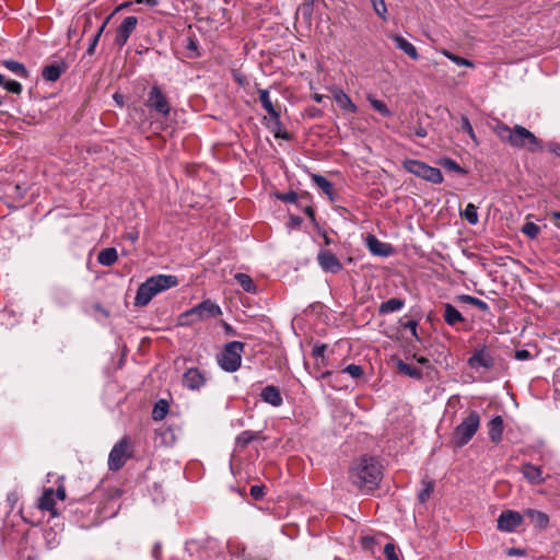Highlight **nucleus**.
I'll return each mask as SVG.
<instances>
[{
    "mask_svg": "<svg viewBox=\"0 0 560 560\" xmlns=\"http://www.w3.org/2000/svg\"><path fill=\"white\" fill-rule=\"evenodd\" d=\"M415 359L417 360L418 363L422 364V365H425L429 363V359H427L425 357H417L415 355Z\"/></svg>",
    "mask_w": 560,
    "mask_h": 560,
    "instance_id": "obj_63",
    "label": "nucleus"
},
{
    "mask_svg": "<svg viewBox=\"0 0 560 560\" xmlns=\"http://www.w3.org/2000/svg\"><path fill=\"white\" fill-rule=\"evenodd\" d=\"M457 300L462 303L474 305L485 313L489 312V305L485 301L469 294H460L457 296Z\"/></svg>",
    "mask_w": 560,
    "mask_h": 560,
    "instance_id": "obj_35",
    "label": "nucleus"
},
{
    "mask_svg": "<svg viewBox=\"0 0 560 560\" xmlns=\"http://www.w3.org/2000/svg\"><path fill=\"white\" fill-rule=\"evenodd\" d=\"M0 63L19 78L27 79L30 77V71L22 62L13 59H3L0 61Z\"/></svg>",
    "mask_w": 560,
    "mask_h": 560,
    "instance_id": "obj_27",
    "label": "nucleus"
},
{
    "mask_svg": "<svg viewBox=\"0 0 560 560\" xmlns=\"http://www.w3.org/2000/svg\"><path fill=\"white\" fill-rule=\"evenodd\" d=\"M423 488L418 493V500L420 503H425L434 491L435 482L430 478L422 479Z\"/></svg>",
    "mask_w": 560,
    "mask_h": 560,
    "instance_id": "obj_34",
    "label": "nucleus"
},
{
    "mask_svg": "<svg viewBox=\"0 0 560 560\" xmlns=\"http://www.w3.org/2000/svg\"><path fill=\"white\" fill-rule=\"evenodd\" d=\"M551 219L560 221V211H553L550 213Z\"/></svg>",
    "mask_w": 560,
    "mask_h": 560,
    "instance_id": "obj_64",
    "label": "nucleus"
},
{
    "mask_svg": "<svg viewBox=\"0 0 560 560\" xmlns=\"http://www.w3.org/2000/svg\"><path fill=\"white\" fill-rule=\"evenodd\" d=\"M408 129L410 131L409 136H416L419 138H424L428 136L427 129L423 126H421L420 124L417 126H413V127L408 126Z\"/></svg>",
    "mask_w": 560,
    "mask_h": 560,
    "instance_id": "obj_50",
    "label": "nucleus"
},
{
    "mask_svg": "<svg viewBox=\"0 0 560 560\" xmlns=\"http://www.w3.org/2000/svg\"><path fill=\"white\" fill-rule=\"evenodd\" d=\"M390 38L395 43L396 48L404 51L412 60L419 59V54L417 51V48L415 47L413 44H411L405 37H402L401 35H392Z\"/></svg>",
    "mask_w": 560,
    "mask_h": 560,
    "instance_id": "obj_21",
    "label": "nucleus"
},
{
    "mask_svg": "<svg viewBox=\"0 0 560 560\" xmlns=\"http://www.w3.org/2000/svg\"><path fill=\"white\" fill-rule=\"evenodd\" d=\"M374 12L383 20L387 21V8L384 0H371Z\"/></svg>",
    "mask_w": 560,
    "mask_h": 560,
    "instance_id": "obj_46",
    "label": "nucleus"
},
{
    "mask_svg": "<svg viewBox=\"0 0 560 560\" xmlns=\"http://www.w3.org/2000/svg\"><path fill=\"white\" fill-rule=\"evenodd\" d=\"M259 438H260V432H255V431H250V430L243 431L237 435V438L235 440L236 447L238 450L243 451L244 448L247 447V445L250 442L258 440Z\"/></svg>",
    "mask_w": 560,
    "mask_h": 560,
    "instance_id": "obj_31",
    "label": "nucleus"
},
{
    "mask_svg": "<svg viewBox=\"0 0 560 560\" xmlns=\"http://www.w3.org/2000/svg\"><path fill=\"white\" fill-rule=\"evenodd\" d=\"M66 70L67 67L62 61L59 63H51L43 68L42 75L44 80L48 82H56L61 77V74L66 72Z\"/></svg>",
    "mask_w": 560,
    "mask_h": 560,
    "instance_id": "obj_22",
    "label": "nucleus"
},
{
    "mask_svg": "<svg viewBox=\"0 0 560 560\" xmlns=\"http://www.w3.org/2000/svg\"><path fill=\"white\" fill-rule=\"evenodd\" d=\"M312 180L317 185L318 188L329 198L330 201L336 200V191L332 184L324 176L319 174H313Z\"/></svg>",
    "mask_w": 560,
    "mask_h": 560,
    "instance_id": "obj_28",
    "label": "nucleus"
},
{
    "mask_svg": "<svg viewBox=\"0 0 560 560\" xmlns=\"http://www.w3.org/2000/svg\"><path fill=\"white\" fill-rule=\"evenodd\" d=\"M404 165L409 173L432 184H441L443 182V175L441 171L436 167L425 164L424 162L418 160H407Z\"/></svg>",
    "mask_w": 560,
    "mask_h": 560,
    "instance_id": "obj_7",
    "label": "nucleus"
},
{
    "mask_svg": "<svg viewBox=\"0 0 560 560\" xmlns=\"http://www.w3.org/2000/svg\"><path fill=\"white\" fill-rule=\"evenodd\" d=\"M55 491L52 488H47L44 490L43 494L38 499L37 506L42 511H48L50 512L52 517H56L58 515V512L55 508Z\"/></svg>",
    "mask_w": 560,
    "mask_h": 560,
    "instance_id": "obj_16",
    "label": "nucleus"
},
{
    "mask_svg": "<svg viewBox=\"0 0 560 560\" xmlns=\"http://www.w3.org/2000/svg\"><path fill=\"white\" fill-rule=\"evenodd\" d=\"M504 423L501 416L493 417L488 423V434L492 443L499 444L502 441Z\"/></svg>",
    "mask_w": 560,
    "mask_h": 560,
    "instance_id": "obj_19",
    "label": "nucleus"
},
{
    "mask_svg": "<svg viewBox=\"0 0 560 560\" xmlns=\"http://www.w3.org/2000/svg\"><path fill=\"white\" fill-rule=\"evenodd\" d=\"M467 364L472 370H492L497 364V357L494 350L483 343L474 348L472 354L468 358Z\"/></svg>",
    "mask_w": 560,
    "mask_h": 560,
    "instance_id": "obj_6",
    "label": "nucleus"
},
{
    "mask_svg": "<svg viewBox=\"0 0 560 560\" xmlns=\"http://www.w3.org/2000/svg\"><path fill=\"white\" fill-rule=\"evenodd\" d=\"M343 373L349 374L353 378H359L363 375V369L361 365L349 364L343 370Z\"/></svg>",
    "mask_w": 560,
    "mask_h": 560,
    "instance_id": "obj_47",
    "label": "nucleus"
},
{
    "mask_svg": "<svg viewBox=\"0 0 560 560\" xmlns=\"http://www.w3.org/2000/svg\"><path fill=\"white\" fill-rule=\"evenodd\" d=\"M439 164L444 167L446 171L455 172L462 175L467 174V171L462 167L455 160L451 158H442L439 161Z\"/></svg>",
    "mask_w": 560,
    "mask_h": 560,
    "instance_id": "obj_38",
    "label": "nucleus"
},
{
    "mask_svg": "<svg viewBox=\"0 0 560 560\" xmlns=\"http://www.w3.org/2000/svg\"><path fill=\"white\" fill-rule=\"evenodd\" d=\"M522 522L523 515L520 512L506 510L499 515L497 527L501 532L512 533L521 526Z\"/></svg>",
    "mask_w": 560,
    "mask_h": 560,
    "instance_id": "obj_12",
    "label": "nucleus"
},
{
    "mask_svg": "<svg viewBox=\"0 0 560 560\" xmlns=\"http://www.w3.org/2000/svg\"><path fill=\"white\" fill-rule=\"evenodd\" d=\"M258 94H259V101L261 103V106L270 115V117L275 120L276 125L279 126L280 125V112H278L275 108V106L270 100V96H269V91L268 90H259Z\"/></svg>",
    "mask_w": 560,
    "mask_h": 560,
    "instance_id": "obj_23",
    "label": "nucleus"
},
{
    "mask_svg": "<svg viewBox=\"0 0 560 560\" xmlns=\"http://www.w3.org/2000/svg\"><path fill=\"white\" fill-rule=\"evenodd\" d=\"M334 98L341 109L349 113H355L358 110L355 104L341 89L334 90Z\"/></svg>",
    "mask_w": 560,
    "mask_h": 560,
    "instance_id": "obj_26",
    "label": "nucleus"
},
{
    "mask_svg": "<svg viewBox=\"0 0 560 560\" xmlns=\"http://www.w3.org/2000/svg\"><path fill=\"white\" fill-rule=\"evenodd\" d=\"M260 397L262 401L271 405L272 407H280L283 402L280 389L275 385H268L262 388Z\"/></svg>",
    "mask_w": 560,
    "mask_h": 560,
    "instance_id": "obj_20",
    "label": "nucleus"
},
{
    "mask_svg": "<svg viewBox=\"0 0 560 560\" xmlns=\"http://www.w3.org/2000/svg\"><path fill=\"white\" fill-rule=\"evenodd\" d=\"M118 259V254L116 248L107 247L102 249L97 255V261L105 267H109L114 265Z\"/></svg>",
    "mask_w": 560,
    "mask_h": 560,
    "instance_id": "obj_30",
    "label": "nucleus"
},
{
    "mask_svg": "<svg viewBox=\"0 0 560 560\" xmlns=\"http://www.w3.org/2000/svg\"><path fill=\"white\" fill-rule=\"evenodd\" d=\"M443 318H444L445 323L450 326H455L459 323L465 322V318L462 315V313L451 303L444 304Z\"/></svg>",
    "mask_w": 560,
    "mask_h": 560,
    "instance_id": "obj_25",
    "label": "nucleus"
},
{
    "mask_svg": "<svg viewBox=\"0 0 560 560\" xmlns=\"http://www.w3.org/2000/svg\"><path fill=\"white\" fill-rule=\"evenodd\" d=\"M234 278L245 292L256 293L257 287L248 275L238 272Z\"/></svg>",
    "mask_w": 560,
    "mask_h": 560,
    "instance_id": "obj_33",
    "label": "nucleus"
},
{
    "mask_svg": "<svg viewBox=\"0 0 560 560\" xmlns=\"http://www.w3.org/2000/svg\"><path fill=\"white\" fill-rule=\"evenodd\" d=\"M150 285L153 288L156 294L176 287L178 284V278L173 275H156L147 279Z\"/></svg>",
    "mask_w": 560,
    "mask_h": 560,
    "instance_id": "obj_14",
    "label": "nucleus"
},
{
    "mask_svg": "<svg viewBox=\"0 0 560 560\" xmlns=\"http://www.w3.org/2000/svg\"><path fill=\"white\" fill-rule=\"evenodd\" d=\"M522 232L530 240H535L538 237L540 228L534 222H526L522 226Z\"/></svg>",
    "mask_w": 560,
    "mask_h": 560,
    "instance_id": "obj_44",
    "label": "nucleus"
},
{
    "mask_svg": "<svg viewBox=\"0 0 560 560\" xmlns=\"http://www.w3.org/2000/svg\"><path fill=\"white\" fill-rule=\"evenodd\" d=\"M396 368L398 370L399 373L404 374V375H407L411 378H415V380H421L423 374H422V371L410 365V364H407L405 363L402 360L400 359H397L396 360Z\"/></svg>",
    "mask_w": 560,
    "mask_h": 560,
    "instance_id": "obj_32",
    "label": "nucleus"
},
{
    "mask_svg": "<svg viewBox=\"0 0 560 560\" xmlns=\"http://www.w3.org/2000/svg\"><path fill=\"white\" fill-rule=\"evenodd\" d=\"M369 250L380 257H388L393 254V247L390 244L380 241L375 235L369 234L365 238Z\"/></svg>",
    "mask_w": 560,
    "mask_h": 560,
    "instance_id": "obj_15",
    "label": "nucleus"
},
{
    "mask_svg": "<svg viewBox=\"0 0 560 560\" xmlns=\"http://www.w3.org/2000/svg\"><path fill=\"white\" fill-rule=\"evenodd\" d=\"M152 557L155 560H162V545L161 542H155L152 549Z\"/></svg>",
    "mask_w": 560,
    "mask_h": 560,
    "instance_id": "obj_56",
    "label": "nucleus"
},
{
    "mask_svg": "<svg viewBox=\"0 0 560 560\" xmlns=\"http://www.w3.org/2000/svg\"><path fill=\"white\" fill-rule=\"evenodd\" d=\"M55 497H57L59 500L66 499V489L63 486H59L55 491Z\"/></svg>",
    "mask_w": 560,
    "mask_h": 560,
    "instance_id": "obj_60",
    "label": "nucleus"
},
{
    "mask_svg": "<svg viewBox=\"0 0 560 560\" xmlns=\"http://www.w3.org/2000/svg\"><path fill=\"white\" fill-rule=\"evenodd\" d=\"M300 208L311 219V221L315 223V211H314V208L311 205H305V206L302 205V207H300Z\"/></svg>",
    "mask_w": 560,
    "mask_h": 560,
    "instance_id": "obj_55",
    "label": "nucleus"
},
{
    "mask_svg": "<svg viewBox=\"0 0 560 560\" xmlns=\"http://www.w3.org/2000/svg\"><path fill=\"white\" fill-rule=\"evenodd\" d=\"M402 328L405 329H409L411 335L418 340L420 341V337L418 336V332H417V327H418V322L415 320V319H409L407 320L406 323H402L401 324Z\"/></svg>",
    "mask_w": 560,
    "mask_h": 560,
    "instance_id": "obj_48",
    "label": "nucleus"
},
{
    "mask_svg": "<svg viewBox=\"0 0 560 560\" xmlns=\"http://www.w3.org/2000/svg\"><path fill=\"white\" fill-rule=\"evenodd\" d=\"M100 37L94 35L91 39L90 46L86 49V55L92 56L95 52V48L98 44Z\"/></svg>",
    "mask_w": 560,
    "mask_h": 560,
    "instance_id": "obj_57",
    "label": "nucleus"
},
{
    "mask_svg": "<svg viewBox=\"0 0 560 560\" xmlns=\"http://www.w3.org/2000/svg\"><path fill=\"white\" fill-rule=\"evenodd\" d=\"M138 18L130 15L125 18L116 28L114 45L121 49L128 42L131 34L136 31Z\"/></svg>",
    "mask_w": 560,
    "mask_h": 560,
    "instance_id": "obj_10",
    "label": "nucleus"
},
{
    "mask_svg": "<svg viewBox=\"0 0 560 560\" xmlns=\"http://www.w3.org/2000/svg\"><path fill=\"white\" fill-rule=\"evenodd\" d=\"M493 132L503 143L515 149H525L532 153L544 149L542 141L521 125L509 127L503 121L498 120L493 126Z\"/></svg>",
    "mask_w": 560,
    "mask_h": 560,
    "instance_id": "obj_2",
    "label": "nucleus"
},
{
    "mask_svg": "<svg viewBox=\"0 0 560 560\" xmlns=\"http://www.w3.org/2000/svg\"><path fill=\"white\" fill-rule=\"evenodd\" d=\"M547 150L557 156H560V143L558 142H548L547 143Z\"/></svg>",
    "mask_w": 560,
    "mask_h": 560,
    "instance_id": "obj_58",
    "label": "nucleus"
},
{
    "mask_svg": "<svg viewBox=\"0 0 560 560\" xmlns=\"http://www.w3.org/2000/svg\"><path fill=\"white\" fill-rule=\"evenodd\" d=\"M0 86H3L8 92L13 93V94H21L22 90H23L20 82L15 81V80H10L1 73H0Z\"/></svg>",
    "mask_w": 560,
    "mask_h": 560,
    "instance_id": "obj_37",
    "label": "nucleus"
},
{
    "mask_svg": "<svg viewBox=\"0 0 560 560\" xmlns=\"http://www.w3.org/2000/svg\"><path fill=\"white\" fill-rule=\"evenodd\" d=\"M368 101L370 102L371 106L384 117H389L392 115V112L383 101L373 96H369Z\"/></svg>",
    "mask_w": 560,
    "mask_h": 560,
    "instance_id": "obj_42",
    "label": "nucleus"
},
{
    "mask_svg": "<svg viewBox=\"0 0 560 560\" xmlns=\"http://www.w3.org/2000/svg\"><path fill=\"white\" fill-rule=\"evenodd\" d=\"M277 198L283 202L296 203L299 207H302V200L307 199L308 195L303 194L299 196L295 191L291 190L288 192L278 194Z\"/></svg>",
    "mask_w": 560,
    "mask_h": 560,
    "instance_id": "obj_36",
    "label": "nucleus"
},
{
    "mask_svg": "<svg viewBox=\"0 0 560 560\" xmlns=\"http://www.w3.org/2000/svg\"><path fill=\"white\" fill-rule=\"evenodd\" d=\"M405 306V300L399 298H392L378 306V314L386 315L389 313L398 312Z\"/></svg>",
    "mask_w": 560,
    "mask_h": 560,
    "instance_id": "obj_29",
    "label": "nucleus"
},
{
    "mask_svg": "<svg viewBox=\"0 0 560 560\" xmlns=\"http://www.w3.org/2000/svg\"><path fill=\"white\" fill-rule=\"evenodd\" d=\"M479 427L480 416L477 411L471 410L454 430L453 442L455 446H465L474 438Z\"/></svg>",
    "mask_w": 560,
    "mask_h": 560,
    "instance_id": "obj_5",
    "label": "nucleus"
},
{
    "mask_svg": "<svg viewBox=\"0 0 560 560\" xmlns=\"http://www.w3.org/2000/svg\"><path fill=\"white\" fill-rule=\"evenodd\" d=\"M521 471L524 478L532 485H541L545 482L542 470L538 466H535L530 463H525L523 464Z\"/></svg>",
    "mask_w": 560,
    "mask_h": 560,
    "instance_id": "obj_17",
    "label": "nucleus"
},
{
    "mask_svg": "<svg viewBox=\"0 0 560 560\" xmlns=\"http://www.w3.org/2000/svg\"><path fill=\"white\" fill-rule=\"evenodd\" d=\"M145 105L151 109L162 115L163 117H167L171 113V104L163 93L162 89L154 84L150 88L148 93V98L145 101Z\"/></svg>",
    "mask_w": 560,
    "mask_h": 560,
    "instance_id": "obj_9",
    "label": "nucleus"
},
{
    "mask_svg": "<svg viewBox=\"0 0 560 560\" xmlns=\"http://www.w3.org/2000/svg\"><path fill=\"white\" fill-rule=\"evenodd\" d=\"M515 359H517L520 361L529 360V359H532V354L526 349H520V350L515 351Z\"/></svg>",
    "mask_w": 560,
    "mask_h": 560,
    "instance_id": "obj_53",
    "label": "nucleus"
},
{
    "mask_svg": "<svg viewBox=\"0 0 560 560\" xmlns=\"http://www.w3.org/2000/svg\"><path fill=\"white\" fill-rule=\"evenodd\" d=\"M206 381L205 374L197 368H190L183 374V385L190 390H199Z\"/></svg>",
    "mask_w": 560,
    "mask_h": 560,
    "instance_id": "obj_13",
    "label": "nucleus"
},
{
    "mask_svg": "<svg viewBox=\"0 0 560 560\" xmlns=\"http://www.w3.org/2000/svg\"><path fill=\"white\" fill-rule=\"evenodd\" d=\"M185 48L187 50V57L195 59L200 56L199 49H198V40L194 36H188L186 39Z\"/></svg>",
    "mask_w": 560,
    "mask_h": 560,
    "instance_id": "obj_41",
    "label": "nucleus"
},
{
    "mask_svg": "<svg viewBox=\"0 0 560 560\" xmlns=\"http://www.w3.org/2000/svg\"><path fill=\"white\" fill-rule=\"evenodd\" d=\"M316 260L322 270L325 272L335 275L343 269V266L339 258L329 249H319Z\"/></svg>",
    "mask_w": 560,
    "mask_h": 560,
    "instance_id": "obj_11",
    "label": "nucleus"
},
{
    "mask_svg": "<svg viewBox=\"0 0 560 560\" xmlns=\"http://www.w3.org/2000/svg\"><path fill=\"white\" fill-rule=\"evenodd\" d=\"M155 295H156L155 291L150 285V283L145 280L138 288V291H137V294L135 298V305L136 306H145L151 302V300Z\"/></svg>",
    "mask_w": 560,
    "mask_h": 560,
    "instance_id": "obj_18",
    "label": "nucleus"
},
{
    "mask_svg": "<svg viewBox=\"0 0 560 560\" xmlns=\"http://www.w3.org/2000/svg\"><path fill=\"white\" fill-rule=\"evenodd\" d=\"M129 439L124 436L113 446L108 455L109 470L118 471L124 467L127 459L131 457V453L129 452Z\"/></svg>",
    "mask_w": 560,
    "mask_h": 560,
    "instance_id": "obj_8",
    "label": "nucleus"
},
{
    "mask_svg": "<svg viewBox=\"0 0 560 560\" xmlns=\"http://www.w3.org/2000/svg\"><path fill=\"white\" fill-rule=\"evenodd\" d=\"M524 552L521 550V549H517V548H511L509 551H508V555L509 556H521L523 555Z\"/></svg>",
    "mask_w": 560,
    "mask_h": 560,
    "instance_id": "obj_62",
    "label": "nucleus"
},
{
    "mask_svg": "<svg viewBox=\"0 0 560 560\" xmlns=\"http://www.w3.org/2000/svg\"><path fill=\"white\" fill-rule=\"evenodd\" d=\"M384 555L386 557V560H399L395 546L392 542H388L384 547Z\"/></svg>",
    "mask_w": 560,
    "mask_h": 560,
    "instance_id": "obj_49",
    "label": "nucleus"
},
{
    "mask_svg": "<svg viewBox=\"0 0 560 560\" xmlns=\"http://www.w3.org/2000/svg\"><path fill=\"white\" fill-rule=\"evenodd\" d=\"M221 314V307L215 302L208 299L180 314L178 320L180 325L189 326L208 318L218 317Z\"/></svg>",
    "mask_w": 560,
    "mask_h": 560,
    "instance_id": "obj_3",
    "label": "nucleus"
},
{
    "mask_svg": "<svg viewBox=\"0 0 560 560\" xmlns=\"http://www.w3.org/2000/svg\"><path fill=\"white\" fill-rule=\"evenodd\" d=\"M168 411V405L165 400H160L158 404H155L153 411H152V418L155 421L163 420Z\"/></svg>",
    "mask_w": 560,
    "mask_h": 560,
    "instance_id": "obj_43",
    "label": "nucleus"
},
{
    "mask_svg": "<svg viewBox=\"0 0 560 560\" xmlns=\"http://www.w3.org/2000/svg\"><path fill=\"white\" fill-rule=\"evenodd\" d=\"M382 478V464L375 457L368 455L355 459L348 470L349 482L363 493H370L377 489Z\"/></svg>",
    "mask_w": 560,
    "mask_h": 560,
    "instance_id": "obj_1",
    "label": "nucleus"
},
{
    "mask_svg": "<svg viewBox=\"0 0 560 560\" xmlns=\"http://www.w3.org/2000/svg\"><path fill=\"white\" fill-rule=\"evenodd\" d=\"M442 54L447 59H450L451 61H453L455 65H457L459 67L474 68V62L470 61L469 59H466L464 57L457 56V55H455V54H453V52H451L450 50H446V49H443Z\"/></svg>",
    "mask_w": 560,
    "mask_h": 560,
    "instance_id": "obj_40",
    "label": "nucleus"
},
{
    "mask_svg": "<svg viewBox=\"0 0 560 560\" xmlns=\"http://www.w3.org/2000/svg\"><path fill=\"white\" fill-rule=\"evenodd\" d=\"M524 515L540 529H545L549 524V516L545 512L535 509H526Z\"/></svg>",
    "mask_w": 560,
    "mask_h": 560,
    "instance_id": "obj_24",
    "label": "nucleus"
},
{
    "mask_svg": "<svg viewBox=\"0 0 560 560\" xmlns=\"http://www.w3.org/2000/svg\"><path fill=\"white\" fill-rule=\"evenodd\" d=\"M325 351H326V345H315L312 350V355L315 359L324 358Z\"/></svg>",
    "mask_w": 560,
    "mask_h": 560,
    "instance_id": "obj_52",
    "label": "nucleus"
},
{
    "mask_svg": "<svg viewBox=\"0 0 560 560\" xmlns=\"http://www.w3.org/2000/svg\"><path fill=\"white\" fill-rule=\"evenodd\" d=\"M553 387L556 395L560 398V368L555 373Z\"/></svg>",
    "mask_w": 560,
    "mask_h": 560,
    "instance_id": "obj_54",
    "label": "nucleus"
},
{
    "mask_svg": "<svg viewBox=\"0 0 560 560\" xmlns=\"http://www.w3.org/2000/svg\"><path fill=\"white\" fill-rule=\"evenodd\" d=\"M114 16V13H110L105 20L104 22L101 24V26L98 27L97 32L94 34L96 36H98L101 38L105 27L107 26L108 22L110 21V19Z\"/></svg>",
    "mask_w": 560,
    "mask_h": 560,
    "instance_id": "obj_59",
    "label": "nucleus"
},
{
    "mask_svg": "<svg viewBox=\"0 0 560 560\" xmlns=\"http://www.w3.org/2000/svg\"><path fill=\"white\" fill-rule=\"evenodd\" d=\"M245 343L241 341L228 342L220 354L218 363L220 368L229 373L235 372L241 368L242 355L244 353Z\"/></svg>",
    "mask_w": 560,
    "mask_h": 560,
    "instance_id": "obj_4",
    "label": "nucleus"
},
{
    "mask_svg": "<svg viewBox=\"0 0 560 560\" xmlns=\"http://www.w3.org/2000/svg\"><path fill=\"white\" fill-rule=\"evenodd\" d=\"M250 495L255 500H261L265 497V486L254 485L250 487Z\"/></svg>",
    "mask_w": 560,
    "mask_h": 560,
    "instance_id": "obj_51",
    "label": "nucleus"
},
{
    "mask_svg": "<svg viewBox=\"0 0 560 560\" xmlns=\"http://www.w3.org/2000/svg\"><path fill=\"white\" fill-rule=\"evenodd\" d=\"M138 4H147L149 7H156L159 4L158 0H136Z\"/></svg>",
    "mask_w": 560,
    "mask_h": 560,
    "instance_id": "obj_61",
    "label": "nucleus"
},
{
    "mask_svg": "<svg viewBox=\"0 0 560 560\" xmlns=\"http://www.w3.org/2000/svg\"><path fill=\"white\" fill-rule=\"evenodd\" d=\"M460 130L465 133H467L470 139L476 143L478 144V140H477V137L475 135V131H474V128L468 119L467 116H462V119H460Z\"/></svg>",
    "mask_w": 560,
    "mask_h": 560,
    "instance_id": "obj_45",
    "label": "nucleus"
},
{
    "mask_svg": "<svg viewBox=\"0 0 560 560\" xmlns=\"http://www.w3.org/2000/svg\"><path fill=\"white\" fill-rule=\"evenodd\" d=\"M460 215L471 225H476L479 221L477 207L474 203H468Z\"/></svg>",
    "mask_w": 560,
    "mask_h": 560,
    "instance_id": "obj_39",
    "label": "nucleus"
}]
</instances>
